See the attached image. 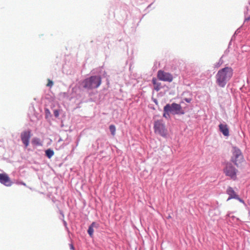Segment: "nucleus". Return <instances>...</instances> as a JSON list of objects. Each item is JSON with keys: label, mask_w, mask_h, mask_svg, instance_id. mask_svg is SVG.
<instances>
[{"label": "nucleus", "mask_w": 250, "mask_h": 250, "mask_svg": "<svg viewBox=\"0 0 250 250\" xmlns=\"http://www.w3.org/2000/svg\"><path fill=\"white\" fill-rule=\"evenodd\" d=\"M232 75L233 70L231 67H226L220 69L216 75V83L220 87H224Z\"/></svg>", "instance_id": "nucleus-1"}, {"label": "nucleus", "mask_w": 250, "mask_h": 250, "mask_svg": "<svg viewBox=\"0 0 250 250\" xmlns=\"http://www.w3.org/2000/svg\"><path fill=\"white\" fill-rule=\"evenodd\" d=\"M101 82L102 80L100 76H91L83 82V87L88 89L97 88L101 85Z\"/></svg>", "instance_id": "nucleus-2"}, {"label": "nucleus", "mask_w": 250, "mask_h": 250, "mask_svg": "<svg viewBox=\"0 0 250 250\" xmlns=\"http://www.w3.org/2000/svg\"><path fill=\"white\" fill-rule=\"evenodd\" d=\"M164 111L170 112L173 114L182 115L185 113L181 105L176 103L167 104L164 107Z\"/></svg>", "instance_id": "nucleus-3"}, {"label": "nucleus", "mask_w": 250, "mask_h": 250, "mask_svg": "<svg viewBox=\"0 0 250 250\" xmlns=\"http://www.w3.org/2000/svg\"><path fill=\"white\" fill-rule=\"evenodd\" d=\"M154 129L155 133L164 137L167 134V129L165 123L162 120H156L154 122Z\"/></svg>", "instance_id": "nucleus-4"}, {"label": "nucleus", "mask_w": 250, "mask_h": 250, "mask_svg": "<svg viewBox=\"0 0 250 250\" xmlns=\"http://www.w3.org/2000/svg\"><path fill=\"white\" fill-rule=\"evenodd\" d=\"M237 169L234 167L231 164H227L226 167L224 169V172L227 176L229 177L233 180L236 179V175Z\"/></svg>", "instance_id": "nucleus-5"}, {"label": "nucleus", "mask_w": 250, "mask_h": 250, "mask_svg": "<svg viewBox=\"0 0 250 250\" xmlns=\"http://www.w3.org/2000/svg\"><path fill=\"white\" fill-rule=\"evenodd\" d=\"M243 160V156L240 150L236 147H233L231 161L236 166H238Z\"/></svg>", "instance_id": "nucleus-6"}, {"label": "nucleus", "mask_w": 250, "mask_h": 250, "mask_svg": "<svg viewBox=\"0 0 250 250\" xmlns=\"http://www.w3.org/2000/svg\"><path fill=\"white\" fill-rule=\"evenodd\" d=\"M157 77L160 80L165 82H171L173 80V76L171 74L161 70L158 71Z\"/></svg>", "instance_id": "nucleus-7"}, {"label": "nucleus", "mask_w": 250, "mask_h": 250, "mask_svg": "<svg viewBox=\"0 0 250 250\" xmlns=\"http://www.w3.org/2000/svg\"><path fill=\"white\" fill-rule=\"evenodd\" d=\"M31 136V131H24L21 133V140L24 145L25 147H27L29 143V140Z\"/></svg>", "instance_id": "nucleus-8"}, {"label": "nucleus", "mask_w": 250, "mask_h": 250, "mask_svg": "<svg viewBox=\"0 0 250 250\" xmlns=\"http://www.w3.org/2000/svg\"><path fill=\"white\" fill-rule=\"evenodd\" d=\"M0 183L6 187H10L13 185L12 181L5 173H0Z\"/></svg>", "instance_id": "nucleus-9"}, {"label": "nucleus", "mask_w": 250, "mask_h": 250, "mask_svg": "<svg viewBox=\"0 0 250 250\" xmlns=\"http://www.w3.org/2000/svg\"><path fill=\"white\" fill-rule=\"evenodd\" d=\"M226 192L229 195L227 201H229L231 199H235V198H238V195L236 194L233 189L230 187H228Z\"/></svg>", "instance_id": "nucleus-10"}, {"label": "nucleus", "mask_w": 250, "mask_h": 250, "mask_svg": "<svg viewBox=\"0 0 250 250\" xmlns=\"http://www.w3.org/2000/svg\"><path fill=\"white\" fill-rule=\"evenodd\" d=\"M219 128L220 131L224 136H228L229 135V129L228 125L226 124H220L219 125Z\"/></svg>", "instance_id": "nucleus-11"}, {"label": "nucleus", "mask_w": 250, "mask_h": 250, "mask_svg": "<svg viewBox=\"0 0 250 250\" xmlns=\"http://www.w3.org/2000/svg\"><path fill=\"white\" fill-rule=\"evenodd\" d=\"M152 83L154 85V88L157 91L160 90L161 88V83H159L157 81V80L155 78H153L152 80Z\"/></svg>", "instance_id": "nucleus-12"}, {"label": "nucleus", "mask_w": 250, "mask_h": 250, "mask_svg": "<svg viewBox=\"0 0 250 250\" xmlns=\"http://www.w3.org/2000/svg\"><path fill=\"white\" fill-rule=\"evenodd\" d=\"M96 225V224L95 222H93L91 225L89 227V228L88 229L87 232L89 235L92 237L93 236L94 229L93 227H95Z\"/></svg>", "instance_id": "nucleus-13"}, {"label": "nucleus", "mask_w": 250, "mask_h": 250, "mask_svg": "<svg viewBox=\"0 0 250 250\" xmlns=\"http://www.w3.org/2000/svg\"><path fill=\"white\" fill-rule=\"evenodd\" d=\"M45 155L48 158H51L54 155V152L52 149H48L45 151Z\"/></svg>", "instance_id": "nucleus-14"}, {"label": "nucleus", "mask_w": 250, "mask_h": 250, "mask_svg": "<svg viewBox=\"0 0 250 250\" xmlns=\"http://www.w3.org/2000/svg\"><path fill=\"white\" fill-rule=\"evenodd\" d=\"M109 128L110 131L111 132L112 135L113 136H115V135L116 134V130L115 126L113 125H111L109 126Z\"/></svg>", "instance_id": "nucleus-15"}, {"label": "nucleus", "mask_w": 250, "mask_h": 250, "mask_svg": "<svg viewBox=\"0 0 250 250\" xmlns=\"http://www.w3.org/2000/svg\"><path fill=\"white\" fill-rule=\"evenodd\" d=\"M32 143L37 146H40L41 145L40 142V140L38 138H34L32 141Z\"/></svg>", "instance_id": "nucleus-16"}, {"label": "nucleus", "mask_w": 250, "mask_h": 250, "mask_svg": "<svg viewBox=\"0 0 250 250\" xmlns=\"http://www.w3.org/2000/svg\"><path fill=\"white\" fill-rule=\"evenodd\" d=\"M48 83L46 84L47 86L52 87L53 85V82L50 79H48Z\"/></svg>", "instance_id": "nucleus-17"}, {"label": "nucleus", "mask_w": 250, "mask_h": 250, "mask_svg": "<svg viewBox=\"0 0 250 250\" xmlns=\"http://www.w3.org/2000/svg\"><path fill=\"white\" fill-rule=\"evenodd\" d=\"M170 113V112H165L164 111V113L163 114V117H165L166 118H168V117H169V113Z\"/></svg>", "instance_id": "nucleus-18"}, {"label": "nucleus", "mask_w": 250, "mask_h": 250, "mask_svg": "<svg viewBox=\"0 0 250 250\" xmlns=\"http://www.w3.org/2000/svg\"><path fill=\"white\" fill-rule=\"evenodd\" d=\"M54 115L56 117H58L59 116V111L58 110H55L54 111Z\"/></svg>", "instance_id": "nucleus-19"}, {"label": "nucleus", "mask_w": 250, "mask_h": 250, "mask_svg": "<svg viewBox=\"0 0 250 250\" xmlns=\"http://www.w3.org/2000/svg\"><path fill=\"white\" fill-rule=\"evenodd\" d=\"M16 184H17L18 185H23L24 186H26V184L25 183L23 182L17 181L16 182Z\"/></svg>", "instance_id": "nucleus-20"}, {"label": "nucleus", "mask_w": 250, "mask_h": 250, "mask_svg": "<svg viewBox=\"0 0 250 250\" xmlns=\"http://www.w3.org/2000/svg\"><path fill=\"white\" fill-rule=\"evenodd\" d=\"M235 199L239 200L241 202H243V203L244 202L241 199H240L238 196V198H235Z\"/></svg>", "instance_id": "nucleus-21"}, {"label": "nucleus", "mask_w": 250, "mask_h": 250, "mask_svg": "<svg viewBox=\"0 0 250 250\" xmlns=\"http://www.w3.org/2000/svg\"><path fill=\"white\" fill-rule=\"evenodd\" d=\"M70 248H71V249L74 250V247H73V245L72 244L70 245Z\"/></svg>", "instance_id": "nucleus-22"}, {"label": "nucleus", "mask_w": 250, "mask_h": 250, "mask_svg": "<svg viewBox=\"0 0 250 250\" xmlns=\"http://www.w3.org/2000/svg\"><path fill=\"white\" fill-rule=\"evenodd\" d=\"M250 20V17H248L247 19H246V21H249Z\"/></svg>", "instance_id": "nucleus-23"}, {"label": "nucleus", "mask_w": 250, "mask_h": 250, "mask_svg": "<svg viewBox=\"0 0 250 250\" xmlns=\"http://www.w3.org/2000/svg\"><path fill=\"white\" fill-rule=\"evenodd\" d=\"M186 101L187 102H190V100H189L188 99H186Z\"/></svg>", "instance_id": "nucleus-24"}]
</instances>
